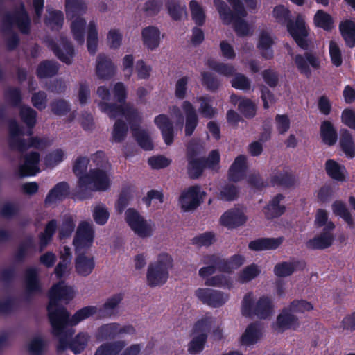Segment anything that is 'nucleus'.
Wrapping results in <instances>:
<instances>
[{
  "label": "nucleus",
  "mask_w": 355,
  "mask_h": 355,
  "mask_svg": "<svg viewBox=\"0 0 355 355\" xmlns=\"http://www.w3.org/2000/svg\"><path fill=\"white\" fill-rule=\"evenodd\" d=\"M283 237L277 238H259L251 241L248 243L250 250L259 252L277 249L283 243Z\"/></svg>",
  "instance_id": "23"
},
{
  "label": "nucleus",
  "mask_w": 355,
  "mask_h": 355,
  "mask_svg": "<svg viewBox=\"0 0 355 355\" xmlns=\"http://www.w3.org/2000/svg\"><path fill=\"white\" fill-rule=\"evenodd\" d=\"M98 311L95 306H87L78 310L70 318L69 316L68 326H75L85 319L94 315Z\"/></svg>",
  "instance_id": "47"
},
{
  "label": "nucleus",
  "mask_w": 355,
  "mask_h": 355,
  "mask_svg": "<svg viewBox=\"0 0 355 355\" xmlns=\"http://www.w3.org/2000/svg\"><path fill=\"white\" fill-rule=\"evenodd\" d=\"M34 248L35 244L33 236H27L25 240L19 244L15 254V260L17 262H23L26 257L28 250Z\"/></svg>",
  "instance_id": "61"
},
{
  "label": "nucleus",
  "mask_w": 355,
  "mask_h": 355,
  "mask_svg": "<svg viewBox=\"0 0 355 355\" xmlns=\"http://www.w3.org/2000/svg\"><path fill=\"white\" fill-rule=\"evenodd\" d=\"M95 267V262L92 257H87L84 252L78 253L75 259V270L82 277L89 276Z\"/></svg>",
  "instance_id": "26"
},
{
  "label": "nucleus",
  "mask_w": 355,
  "mask_h": 355,
  "mask_svg": "<svg viewBox=\"0 0 355 355\" xmlns=\"http://www.w3.org/2000/svg\"><path fill=\"white\" fill-rule=\"evenodd\" d=\"M201 84L206 90L216 92L221 86V80L213 73L202 71L200 73Z\"/></svg>",
  "instance_id": "42"
},
{
  "label": "nucleus",
  "mask_w": 355,
  "mask_h": 355,
  "mask_svg": "<svg viewBox=\"0 0 355 355\" xmlns=\"http://www.w3.org/2000/svg\"><path fill=\"white\" fill-rule=\"evenodd\" d=\"M339 141L341 150L346 157L351 159L354 158L355 157V144L352 135L348 130H340Z\"/></svg>",
  "instance_id": "32"
},
{
  "label": "nucleus",
  "mask_w": 355,
  "mask_h": 355,
  "mask_svg": "<svg viewBox=\"0 0 355 355\" xmlns=\"http://www.w3.org/2000/svg\"><path fill=\"white\" fill-rule=\"evenodd\" d=\"M132 136L138 145L144 150H152L154 148L152 139L146 130L140 128L132 131Z\"/></svg>",
  "instance_id": "45"
},
{
  "label": "nucleus",
  "mask_w": 355,
  "mask_h": 355,
  "mask_svg": "<svg viewBox=\"0 0 355 355\" xmlns=\"http://www.w3.org/2000/svg\"><path fill=\"white\" fill-rule=\"evenodd\" d=\"M294 61L299 71L306 76L311 75L309 64L314 69L320 67V62L318 58L310 52H305L304 55L297 54L295 56Z\"/></svg>",
  "instance_id": "19"
},
{
  "label": "nucleus",
  "mask_w": 355,
  "mask_h": 355,
  "mask_svg": "<svg viewBox=\"0 0 355 355\" xmlns=\"http://www.w3.org/2000/svg\"><path fill=\"white\" fill-rule=\"evenodd\" d=\"M284 199V196L282 193H278L272 198L268 205L264 208L265 216L267 219L280 217L285 213L286 207L280 205L281 201Z\"/></svg>",
  "instance_id": "29"
},
{
  "label": "nucleus",
  "mask_w": 355,
  "mask_h": 355,
  "mask_svg": "<svg viewBox=\"0 0 355 355\" xmlns=\"http://www.w3.org/2000/svg\"><path fill=\"white\" fill-rule=\"evenodd\" d=\"M8 130L10 135L9 147L10 149L16 150L18 148L17 141L24 139L20 137L24 135V129L15 119H12L8 120Z\"/></svg>",
  "instance_id": "38"
},
{
  "label": "nucleus",
  "mask_w": 355,
  "mask_h": 355,
  "mask_svg": "<svg viewBox=\"0 0 355 355\" xmlns=\"http://www.w3.org/2000/svg\"><path fill=\"white\" fill-rule=\"evenodd\" d=\"M195 295L203 304L212 308L222 306L229 299L228 294L211 288H198L195 291Z\"/></svg>",
  "instance_id": "14"
},
{
  "label": "nucleus",
  "mask_w": 355,
  "mask_h": 355,
  "mask_svg": "<svg viewBox=\"0 0 355 355\" xmlns=\"http://www.w3.org/2000/svg\"><path fill=\"white\" fill-rule=\"evenodd\" d=\"M206 192L198 184L190 186L183 190L179 197L181 209L188 212L196 209L203 202Z\"/></svg>",
  "instance_id": "9"
},
{
  "label": "nucleus",
  "mask_w": 355,
  "mask_h": 355,
  "mask_svg": "<svg viewBox=\"0 0 355 355\" xmlns=\"http://www.w3.org/2000/svg\"><path fill=\"white\" fill-rule=\"evenodd\" d=\"M334 241V234H327L321 232L319 235L309 239L306 243V248L310 250H324L329 248Z\"/></svg>",
  "instance_id": "30"
},
{
  "label": "nucleus",
  "mask_w": 355,
  "mask_h": 355,
  "mask_svg": "<svg viewBox=\"0 0 355 355\" xmlns=\"http://www.w3.org/2000/svg\"><path fill=\"white\" fill-rule=\"evenodd\" d=\"M214 322V318L206 315L200 320L196 321L193 327V334H207L210 331L211 325Z\"/></svg>",
  "instance_id": "63"
},
{
  "label": "nucleus",
  "mask_w": 355,
  "mask_h": 355,
  "mask_svg": "<svg viewBox=\"0 0 355 355\" xmlns=\"http://www.w3.org/2000/svg\"><path fill=\"white\" fill-rule=\"evenodd\" d=\"M325 169L327 175L332 179L343 182L345 180L344 166L340 165L338 162L333 159H328L325 163Z\"/></svg>",
  "instance_id": "43"
},
{
  "label": "nucleus",
  "mask_w": 355,
  "mask_h": 355,
  "mask_svg": "<svg viewBox=\"0 0 355 355\" xmlns=\"http://www.w3.org/2000/svg\"><path fill=\"white\" fill-rule=\"evenodd\" d=\"M48 16H46L44 22L45 25L49 27L52 31H59L62 28L64 24V14L61 10L48 9Z\"/></svg>",
  "instance_id": "40"
},
{
  "label": "nucleus",
  "mask_w": 355,
  "mask_h": 355,
  "mask_svg": "<svg viewBox=\"0 0 355 355\" xmlns=\"http://www.w3.org/2000/svg\"><path fill=\"white\" fill-rule=\"evenodd\" d=\"M141 38L144 45L149 50L157 49L160 44V31L154 26H148L141 31Z\"/></svg>",
  "instance_id": "28"
},
{
  "label": "nucleus",
  "mask_w": 355,
  "mask_h": 355,
  "mask_svg": "<svg viewBox=\"0 0 355 355\" xmlns=\"http://www.w3.org/2000/svg\"><path fill=\"white\" fill-rule=\"evenodd\" d=\"M4 98L7 103L14 107H19L22 103V94L20 88L10 87L5 90Z\"/></svg>",
  "instance_id": "56"
},
{
  "label": "nucleus",
  "mask_w": 355,
  "mask_h": 355,
  "mask_svg": "<svg viewBox=\"0 0 355 355\" xmlns=\"http://www.w3.org/2000/svg\"><path fill=\"white\" fill-rule=\"evenodd\" d=\"M24 286L26 296L31 297L43 292L39 271L35 267H28L24 271Z\"/></svg>",
  "instance_id": "15"
},
{
  "label": "nucleus",
  "mask_w": 355,
  "mask_h": 355,
  "mask_svg": "<svg viewBox=\"0 0 355 355\" xmlns=\"http://www.w3.org/2000/svg\"><path fill=\"white\" fill-rule=\"evenodd\" d=\"M125 220L129 227L139 236L146 238L153 234L151 225L134 208H128L125 211Z\"/></svg>",
  "instance_id": "11"
},
{
  "label": "nucleus",
  "mask_w": 355,
  "mask_h": 355,
  "mask_svg": "<svg viewBox=\"0 0 355 355\" xmlns=\"http://www.w3.org/2000/svg\"><path fill=\"white\" fill-rule=\"evenodd\" d=\"M270 182L272 186L291 188L295 184V178L291 172L277 171L271 177Z\"/></svg>",
  "instance_id": "37"
},
{
  "label": "nucleus",
  "mask_w": 355,
  "mask_h": 355,
  "mask_svg": "<svg viewBox=\"0 0 355 355\" xmlns=\"http://www.w3.org/2000/svg\"><path fill=\"white\" fill-rule=\"evenodd\" d=\"M232 7L233 10L223 0H214V5L218 11L223 24L230 25L234 23V28L239 37H245L249 34L250 28L248 23L243 19L247 16L243 3L241 0H226Z\"/></svg>",
  "instance_id": "2"
},
{
  "label": "nucleus",
  "mask_w": 355,
  "mask_h": 355,
  "mask_svg": "<svg viewBox=\"0 0 355 355\" xmlns=\"http://www.w3.org/2000/svg\"><path fill=\"white\" fill-rule=\"evenodd\" d=\"M274 312V304L270 297L261 296L256 302L252 292L246 293L241 302V313L245 317L256 316L265 320L270 318Z\"/></svg>",
  "instance_id": "5"
},
{
  "label": "nucleus",
  "mask_w": 355,
  "mask_h": 355,
  "mask_svg": "<svg viewBox=\"0 0 355 355\" xmlns=\"http://www.w3.org/2000/svg\"><path fill=\"white\" fill-rule=\"evenodd\" d=\"M128 121L131 131L140 128L141 116L138 110L130 103H125V108L123 114Z\"/></svg>",
  "instance_id": "36"
},
{
  "label": "nucleus",
  "mask_w": 355,
  "mask_h": 355,
  "mask_svg": "<svg viewBox=\"0 0 355 355\" xmlns=\"http://www.w3.org/2000/svg\"><path fill=\"white\" fill-rule=\"evenodd\" d=\"M198 101L200 102L199 112L205 118H214L217 111L211 105V98L209 96H200Z\"/></svg>",
  "instance_id": "62"
},
{
  "label": "nucleus",
  "mask_w": 355,
  "mask_h": 355,
  "mask_svg": "<svg viewBox=\"0 0 355 355\" xmlns=\"http://www.w3.org/2000/svg\"><path fill=\"white\" fill-rule=\"evenodd\" d=\"M59 70V64L54 60H45L42 61L36 69L38 78H51L56 75Z\"/></svg>",
  "instance_id": "35"
},
{
  "label": "nucleus",
  "mask_w": 355,
  "mask_h": 355,
  "mask_svg": "<svg viewBox=\"0 0 355 355\" xmlns=\"http://www.w3.org/2000/svg\"><path fill=\"white\" fill-rule=\"evenodd\" d=\"M300 326L299 318L288 308H283L277 316L275 329L283 333L286 330H295Z\"/></svg>",
  "instance_id": "16"
},
{
  "label": "nucleus",
  "mask_w": 355,
  "mask_h": 355,
  "mask_svg": "<svg viewBox=\"0 0 355 355\" xmlns=\"http://www.w3.org/2000/svg\"><path fill=\"white\" fill-rule=\"evenodd\" d=\"M69 193V184L64 181L60 182L50 189L44 199V204L49 206L57 202H62L68 197Z\"/></svg>",
  "instance_id": "18"
},
{
  "label": "nucleus",
  "mask_w": 355,
  "mask_h": 355,
  "mask_svg": "<svg viewBox=\"0 0 355 355\" xmlns=\"http://www.w3.org/2000/svg\"><path fill=\"white\" fill-rule=\"evenodd\" d=\"M187 174L189 178H199L206 168L202 157L187 160Z\"/></svg>",
  "instance_id": "49"
},
{
  "label": "nucleus",
  "mask_w": 355,
  "mask_h": 355,
  "mask_svg": "<svg viewBox=\"0 0 355 355\" xmlns=\"http://www.w3.org/2000/svg\"><path fill=\"white\" fill-rule=\"evenodd\" d=\"M320 137L322 142L329 146L336 144L338 134L334 125L329 121H324L320 125Z\"/></svg>",
  "instance_id": "34"
},
{
  "label": "nucleus",
  "mask_w": 355,
  "mask_h": 355,
  "mask_svg": "<svg viewBox=\"0 0 355 355\" xmlns=\"http://www.w3.org/2000/svg\"><path fill=\"white\" fill-rule=\"evenodd\" d=\"M54 315L52 316L51 327L52 334L58 338V343L56 346L58 353H62L67 349H69L75 354H79L84 351L87 345L88 336L84 333L78 334L73 339L74 330L69 328V320L66 322L57 321Z\"/></svg>",
  "instance_id": "1"
},
{
  "label": "nucleus",
  "mask_w": 355,
  "mask_h": 355,
  "mask_svg": "<svg viewBox=\"0 0 355 355\" xmlns=\"http://www.w3.org/2000/svg\"><path fill=\"white\" fill-rule=\"evenodd\" d=\"M208 335L200 334L194 336L188 345V352L191 354H197L201 352L207 343Z\"/></svg>",
  "instance_id": "59"
},
{
  "label": "nucleus",
  "mask_w": 355,
  "mask_h": 355,
  "mask_svg": "<svg viewBox=\"0 0 355 355\" xmlns=\"http://www.w3.org/2000/svg\"><path fill=\"white\" fill-rule=\"evenodd\" d=\"M173 260L167 253L159 254L156 261L148 266L146 279L149 286L156 287L164 284L169 276V270L173 267Z\"/></svg>",
  "instance_id": "6"
},
{
  "label": "nucleus",
  "mask_w": 355,
  "mask_h": 355,
  "mask_svg": "<svg viewBox=\"0 0 355 355\" xmlns=\"http://www.w3.org/2000/svg\"><path fill=\"white\" fill-rule=\"evenodd\" d=\"M243 213L236 209L226 211L220 217V222L223 226L228 228H235L243 225L246 222Z\"/></svg>",
  "instance_id": "24"
},
{
  "label": "nucleus",
  "mask_w": 355,
  "mask_h": 355,
  "mask_svg": "<svg viewBox=\"0 0 355 355\" xmlns=\"http://www.w3.org/2000/svg\"><path fill=\"white\" fill-rule=\"evenodd\" d=\"M49 302L47 306L48 315L50 324L53 315L57 321L66 322L69 320V312L67 309L58 304L60 301L69 302L74 297V291L71 286L66 284L64 280H60L50 289Z\"/></svg>",
  "instance_id": "4"
},
{
  "label": "nucleus",
  "mask_w": 355,
  "mask_h": 355,
  "mask_svg": "<svg viewBox=\"0 0 355 355\" xmlns=\"http://www.w3.org/2000/svg\"><path fill=\"white\" fill-rule=\"evenodd\" d=\"M79 188H87L95 191H105L110 187V180L107 172L101 168L90 169L87 173L78 180Z\"/></svg>",
  "instance_id": "7"
},
{
  "label": "nucleus",
  "mask_w": 355,
  "mask_h": 355,
  "mask_svg": "<svg viewBox=\"0 0 355 355\" xmlns=\"http://www.w3.org/2000/svg\"><path fill=\"white\" fill-rule=\"evenodd\" d=\"M154 123L160 130L164 143L171 145L174 141V129L169 117L166 114H159L155 118Z\"/></svg>",
  "instance_id": "20"
},
{
  "label": "nucleus",
  "mask_w": 355,
  "mask_h": 355,
  "mask_svg": "<svg viewBox=\"0 0 355 355\" xmlns=\"http://www.w3.org/2000/svg\"><path fill=\"white\" fill-rule=\"evenodd\" d=\"M86 8L83 0H65V11L69 17L73 18L82 14Z\"/></svg>",
  "instance_id": "52"
},
{
  "label": "nucleus",
  "mask_w": 355,
  "mask_h": 355,
  "mask_svg": "<svg viewBox=\"0 0 355 355\" xmlns=\"http://www.w3.org/2000/svg\"><path fill=\"white\" fill-rule=\"evenodd\" d=\"M47 46L62 62L67 65L72 63L75 55L74 47L66 37L60 36L59 43L52 39L49 40Z\"/></svg>",
  "instance_id": "10"
},
{
  "label": "nucleus",
  "mask_w": 355,
  "mask_h": 355,
  "mask_svg": "<svg viewBox=\"0 0 355 355\" xmlns=\"http://www.w3.org/2000/svg\"><path fill=\"white\" fill-rule=\"evenodd\" d=\"M37 112L29 106L22 105L19 110L21 121L28 128H34L37 123Z\"/></svg>",
  "instance_id": "50"
},
{
  "label": "nucleus",
  "mask_w": 355,
  "mask_h": 355,
  "mask_svg": "<svg viewBox=\"0 0 355 355\" xmlns=\"http://www.w3.org/2000/svg\"><path fill=\"white\" fill-rule=\"evenodd\" d=\"M340 34L344 39L346 45L349 48L355 46V23L346 19L339 24Z\"/></svg>",
  "instance_id": "33"
},
{
  "label": "nucleus",
  "mask_w": 355,
  "mask_h": 355,
  "mask_svg": "<svg viewBox=\"0 0 355 355\" xmlns=\"http://www.w3.org/2000/svg\"><path fill=\"white\" fill-rule=\"evenodd\" d=\"M288 34L291 36L296 44L303 50L309 49L308 39L310 29L301 14H298L295 20H291L286 26Z\"/></svg>",
  "instance_id": "8"
},
{
  "label": "nucleus",
  "mask_w": 355,
  "mask_h": 355,
  "mask_svg": "<svg viewBox=\"0 0 355 355\" xmlns=\"http://www.w3.org/2000/svg\"><path fill=\"white\" fill-rule=\"evenodd\" d=\"M314 25L325 31H331L334 28V21L332 16L324 11L318 10L313 17Z\"/></svg>",
  "instance_id": "41"
},
{
  "label": "nucleus",
  "mask_w": 355,
  "mask_h": 355,
  "mask_svg": "<svg viewBox=\"0 0 355 355\" xmlns=\"http://www.w3.org/2000/svg\"><path fill=\"white\" fill-rule=\"evenodd\" d=\"M128 132L126 123L122 119H116L112 132V140L116 143H121L125 140Z\"/></svg>",
  "instance_id": "57"
},
{
  "label": "nucleus",
  "mask_w": 355,
  "mask_h": 355,
  "mask_svg": "<svg viewBox=\"0 0 355 355\" xmlns=\"http://www.w3.org/2000/svg\"><path fill=\"white\" fill-rule=\"evenodd\" d=\"M135 328L130 325L121 326L117 322L101 325L96 331V338L101 340H114L123 334H134Z\"/></svg>",
  "instance_id": "12"
},
{
  "label": "nucleus",
  "mask_w": 355,
  "mask_h": 355,
  "mask_svg": "<svg viewBox=\"0 0 355 355\" xmlns=\"http://www.w3.org/2000/svg\"><path fill=\"white\" fill-rule=\"evenodd\" d=\"M24 164L19 167V175L22 178L35 176L40 172V153L32 151L24 157Z\"/></svg>",
  "instance_id": "17"
},
{
  "label": "nucleus",
  "mask_w": 355,
  "mask_h": 355,
  "mask_svg": "<svg viewBox=\"0 0 355 355\" xmlns=\"http://www.w3.org/2000/svg\"><path fill=\"white\" fill-rule=\"evenodd\" d=\"M125 346V341L118 340L101 345L94 355H118Z\"/></svg>",
  "instance_id": "44"
},
{
  "label": "nucleus",
  "mask_w": 355,
  "mask_h": 355,
  "mask_svg": "<svg viewBox=\"0 0 355 355\" xmlns=\"http://www.w3.org/2000/svg\"><path fill=\"white\" fill-rule=\"evenodd\" d=\"M288 308L295 313H304L313 309V305L306 300L295 299L290 302Z\"/></svg>",
  "instance_id": "64"
},
{
  "label": "nucleus",
  "mask_w": 355,
  "mask_h": 355,
  "mask_svg": "<svg viewBox=\"0 0 355 355\" xmlns=\"http://www.w3.org/2000/svg\"><path fill=\"white\" fill-rule=\"evenodd\" d=\"M261 336V330L257 323H250L241 337V343L244 345L256 344Z\"/></svg>",
  "instance_id": "39"
},
{
  "label": "nucleus",
  "mask_w": 355,
  "mask_h": 355,
  "mask_svg": "<svg viewBox=\"0 0 355 355\" xmlns=\"http://www.w3.org/2000/svg\"><path fill=\"white\" fill-rule=\"evenodd\" d=\"M332 210L336 216L342 218L349 227H353L354 226L352 214L343 201L339 200H335L332 204Z\"/></svg>",
  "instance_id": "46"
},
{
  "label": "nucleus",
  "mask_w": 355,
  "mask_h": 355,
  "mask_svg": "<svg viewBox=\"0 0 355 355\" xmlns=\"http://www.w3.org/2000/svg\"><path fill=\"white\" fill-rule=\"evenodd\" d=\"M101 110L107 114L112 119H116L119 116H122L125 104L118 105L116 103L101 102L100 103Z\"/></svg>",
  "instance_id": "60"
},
{
  "label": "nucleus",
  "mask_w": 355,
  "mask_h": 355,
  "mask_svg": "<svg viewBox=\"0 0 355 355\" xmlns=\"http://www.w3.org/2000/svg\"><path fill=\"white\" fill-rule=\"evenodd\" d=\"M15 24L19 31L24 35H28L31 32V19L23 2L12 13H7L3 19L2 31L10 33L11 35L6 40V47L9 51L17 49L19 44V37L15 32L12 31V26Z\"/></svg>",
  "instance_id": "3"
},
{
  "label": "nucleus",
  "mask_w": 355,
  "mask_h": 355,
  "mask_svg": "<svg viewBox=\"0 0 355 355\" xmlns=\"http://www.w3.org/2000/svg\"><path fill=\"white\" fill-rule=\"evenodd\" d=\"M247 158L244 155L237 156L228 170V180L238 182L244 178L247 171Z\"/></svg>",
  "instance_id": "22"
},
{
  "label": "nucleus",
  "mask_w": 355,
  "mask_h": 355,
  "mask_svg": "<svg viewBox=\"0 0 355 355\" xmlns=\"http://www.w3.org/2000/svg\"><path fill=\"white\" fill-rule=\"evenodd\" d=\"M98 46V31L96 24L94 21H91L88 25L87 47L89 53L94 55L97 51Z\"/></svg>",
  "instance_id": "48"
},
{
  "label": "nucleus",
  "mask_w": 355,
  "mask_h": 355,
  "mask_svg": "<svg viewBox=\"0 0 355 355\" xmlns=\"http://www.w3.org/2000/svg\"><path fill=\"white\" fill-rule=\"evenodd\" d=\"M85 26L86 21L81 17H77L71 23V29L73 38L79 44H83L85 42Z\"/></svg>",
  "instance_id": "51"
},
{
  "label": "nucleus",
  "mask_w": 355,
  "mask_h": 355,
  "mask_svg": "<svg viewBox=\"0 0 355 355\" xmlns=\"http://www.w3.org/2000/svg\"><path fill=\"white\" fill-rule=\"evenodd\" d=\"M274 41L270 35L266 31H262L259 37L257 45V49L261 51V55L265 60H271L274 57V51L272 49Z\"/></svg>",
  "instance_id": "31"
},
{
  "label": "nucleus",
  "mask_w": 355,
  "mask_h": 355,
  "mask_svg": "<svg viewBox=\"0 0 355 355\" xmlns=\"http://www.w3.org/2000/svg\"><path fill=\"white\" fill-rule=\"evenodd\" d=\"M96 73L100 79L109 80L115 73V66L112 60L104 53L97 56Z\"/></svg>",
  "instance_id": "21"
},
{
  "label": "nucleus",
  "mask_w": 355,
  "mask_h": 355,
  "mask_svg": "<svg viewBox=\"0 0 355 355\" xmlns=\"http://www.w3.org/2000/svg\"><path fill=\"white\" fill-rule=\"evenodd\" d=\"M182 108L186 117L184 129L185 135L189 137L193 135L198 124V118L195 108L190 101H184L182 103Z\"/></svg>",
  "instance_id": "25"
},
{
  "label": "nucleus",
  "mask_w": 355,
  "mask_h": 355,
  "mask_svg": "<svg viewBox=\"0 0 355 355\" xmlns=\"http://www.w3.org/2000/svg\"><path fill=\"white\" fill-rule=\"evenodd\" d=\"M245 261L243 255L236 254L228 259H223V272L232 273L241 266Z\"/></svg>",
  "instance_id": "55"
},
{
  "label": "nucleus",
  "mask_w": 355,
  "mask_h": 355,
  "mask_svg": "<svg viewBox=\"0 0 355 355\" xmlns=\"http://www.w3.org/2000/svg\"><path fill=\"white\" fill-rule=\"evenodd\" d=\"M94 238V230L92 226L86 221L80 223L73 241L76 252L89 248L93 243Z\"/></svg>",
  "instance_id": "13"
},
{
  "label": "nucleus",
  "mask_w": 355,
  "mask_h": 355,
  "mask_svg": "<svg viewBox=\"0 0 355 355\" xmlns=\"http://www.w3.org/2000/svg\"><path fill=\"white\" fill-rule=\"evenodd\" d=\"M189 8L192 19L198 26H202L205 24L206 16L205 11L199 3L196 0H191L189 2Z\"/></svg>",
  "instance_id": "58"
},
{
  "label": "nucleus",
  "mask_w": 355,
  "mask_h": 355,
  "mask_svg": "<svg viewBox=\"0 0 355 355\" xmlns=\"http://www.w3.org/2000/svg\"><path fill=\"white\" fill-rule=\"evenodd\" d=\"M207 64L210 69L226 77L233 76L236 73V69L231 64L209 60H208Z\"/></svg>",
  "instance_id": "53"
},
{
  "label": "nucleus",
  "mask_w": 355,
  "mask_h": 355,
  "mask_svg": "<svg viewBox=\"0 0 355 355\" xmlns=\"http://www.w3.org/2000/svg\"><path fill=\"white\" fill-rule=\"evenodd\" d=\"M169 16L174 21H180L186 12L185 6H181L178 0H168L165 4Z\"/></svg>",
  "instance_id": "54"
},
{
  "label": "nucleus",
  "mask_w": 355,
  "mask_h": 355,
  "mask_svg": "<svg viewBox=\"0 0 355 355\" xmlns=\"http://www.w3.org/2000/svg\"><path fill=\"white\" fill-rule=\"evenodd\" d=\"M305 267L304 261H282L275 266L274 273L279 277H286L291 275L295 270H303Z\"/></svg>",
  "instance_id": "27"
}]
</instances>
